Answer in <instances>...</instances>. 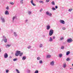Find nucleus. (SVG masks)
<instances>
[{"label":"nucleus","mask_w":73,"mask_h":73,"mask_svg":"<svg viewBox=\"0 0 73 73\" xmlns=\"http://www.w3.org/2000/svg\"><path fill=\"white\" fill-rule=\"evenodd\" d=\"M21 53V51H16L15 53V56H19L20 55V54Z\"/></svg>","instance_id":"f257e3e1"},{"label":"nucleus","mask_w":73,"mask_h":73,"mask_svg":"<svg viewBox=\"0 0 73 73\" xmlns=\"http://www.w3.org/2000/svg\"><path fill=\"white\" fill-rule=\"evenodd\" d=\"M54 31L52 29H50L49 32V35L52 36L53 34Z\"/></svg>","instance_id":"f03ea898"},{"label":"nucleus","mask_w":73,"mask_h":73,"mask_svg":"<svg viewBox=\"0 0 73 73\" xmlns=\"http://www.w3.org/2000/svg\"><path fill=\"white\" fill-rule=\"evenodd\" d=\"M46 15H48V16H49L50 17H52V14L51 13H49V11H48L46 12Z\"/></svg>","instance_id":"7ed1b4c3"},{"label":"nucleus","mask_w":73,"mask_h":73,"mask_svg":"<svg viewBox=\"0 0 73 73\" xmlns=\"http://www.w3.org/2000/svg\"><path fill=\"white\" fill-rule=\"evenodd\" d=\"M67 42L70 43V42H72L73 41V40L71 38H69L67 40Z\"/></svg>","instance_id":"20e7f679"},{"label":"nucleus","mask_w":73,"mask_h":73,"mask_svg":"<svg viewBox=\"0 0 73 73\" xmlns=\"http://www.w3.org/2000/svg\"><path fill=\"white\" fill-rule=\"evenodd\" d=\"M3 41L4 42H7V38H6V37L5 36H3Z\"/></svg>","instance_id":"39448f33"},{"label":"nucleus","mask_w":73,"mask_h":73,"mask_svg":"<svg viewBox=\"0 0 73 73\" xmlns=\"http://www.w3.org/2000/svg\"><path fill=\"white\" fill-rule=\"evenodd\" d=\"M8 54L7 53H5L4 54V57L5 58H8Z\"/></svg>","instance_id":"423d86ee"},{"label":"nucleus","mask_w":73,"mask_h":73,"mask_svg":"<svg viewBox=\"0 0 73 73\" xmlns=\"http://www.w3.org/2000/svg\"><path fill=\"white\" fill-rule=\"evenodd\" d=\"M60 23L61 24H65V21L63 20H60Z\"/></svg>","instance_id":"0eeeda50"},{"label":"nucleus","mask_w":73,"mask_h":73,"mask_svg":"<svg viewBox=\"0 0 73 73\" xmlns=\"http://www.w3.org/2000/svg\"><path fill=\"white\" fill-rule=\"evenodd\" d=\"M2 23H5V19L3 17H1V19Z\"/></svg>","instance_id":"6e6552de"},{"label":"nucleus","mask_w":73,"mask_h":73,"mask_svg":"<svg viewBox=\"0 0 73 73\" xmlns=\"http://www.w3.org/2000/svg\"><path fill=\"white\" fill-rule=\"evenodd\" d=\"M31 3L33 5V6H36V4H35L33 3V0H31Z\"/></svg>","instance_id":"1a4fd4ad"},{"label":"nucleus","mask_w":73,"mask_h":73,"mask_svg":"<svg viewBox=\"0 0 73 73\" xmlns=\"http://www.w3.org/2000/svg\"><path fill=\"white\" fill-rule=\"evenodd\" d=\"M63 67L64 68H66V63H64L63 64Z\"/></svg>","instance_id":"9d476101"},{"label":"nucleus","mask_w":73,"mask_h":73,"mask_svg":"<svg viewBox=\"0 0 73 73\" xmlns=\"http://www.w3.org/2000/svg\"><path fill=\"white\" fill-rule=\"evenodd\" d=\"M54 61H52V62H51L50 64L51 65H54Z\"/></svg>","instance_id":"9b49d317"},{"label":"nucleus","mask_w":73,"mask_h":73,"mask_svg":"<svg viewBox=\"0 0 73 73\" xmlns=\"http://www.w3.org/2000/svg\"><path fill=\"white\" fill-rule=\"evenodd\" d=\"M50 26H49V25H48L47 26L46 29L47 30H49V29H50Z\"/></svg>","instance_id":"f8f14e48"},{"label":"nucleus","mask_w":73,"mask_h":73,"mask_svg":"<svg viewBox=\"0 0 73 73\" xmlns=\"http://www.w3.org/2000/svg\"><path fill=\"white\" fill-rule=\"evenodd\" d=\"M5 15H9V12L8 10H7L5 11Z\"/></svg>","instance_id":"ddd939ff"},{"label":"nucleus","mask_w":73,"mask_h":73,"mask_svg":"<svg viewBox=\"0 0 73 73\" xmlns=\"http://www.w3.org/2000/svg\"><path fill=\"white\" fill-rule=\"evenodd\" d=\"M16 16L13 17V20H12L13 22V21H14V20H15V19H16Z\"/></svg>","instance_id":"4468645a"},{"label":"nucleus","mask_w":73,"mask_h":73,"mask_svg":"<svg viewBox=\"0 0 73 73\" xmlns=\"http://www.w3.org/2000/svg\"><path fill=\"white\" fill-rule=\"evenodd\" d=\"M70 53V51H67L66 52V55L67 56H68V55H69V54Z\"/></svg>","instance_id":"2eb2a0df"},{"label":"nucleus","mask_w":73,"mask_h":73,"mask_svg":"<svg viewBox=\"0 0 73 73\" xmlns=\"http://www.w3.org/2000/svg\"><path fill=\"white\" fill-rule=\"evenodd\" d=\"M50 57H51V56L50 55H47L46 56V58H50Z\"/></svg>","instance_id":"dca6fc26"},{"label":"nucleus","mask_w":73,"mask_h":73,"mask_svg":"<svg viewBox=\"0 0 73 73\" xmlns=\"http://www.w3.org/2000/svg\"><path fill=\"white\" fill-rule=\"evenodd\" d=\"M49 41H50V42H52V41H53V39L52 38V37H50V39H49Z\"/></svg>","instance_id":"f3484780"},{"label":"nucleus","mask_w":73,"mask_h":73,"mask_svg":"<svg viewBox=\"0 0 73 73\" xmlns=\"http://www.w3.org/2000/svg\"><path fill=\"white\" fill-rule=\"evenodd\" d=\"M26 59V57L25 56H24L22 58L23 60H25Z\"/></svg>","instance_id":"a211bd4d"},{"label":"nucleus","mask_w":73,"mask_h":73,"mask_svg":"<svg viewBox=\"0 0 73 73\" xmlns=\"http://www.w3.org/2000/svg\"><path fill=\"white\" fill-rule=\"evenodd\" d=\"M59 57L61 58V57H62V54H60L59 55Z\"/></svg>","instance_id":"6ab92c4d"},{"label":"nucleus","mask_w":73,"mask_h":73,"mask_svg":"<svg viewBox=\"0 0 73 73\" xmlns=\"http://www.w3.org/2000/svg\"><path fill=\"white\" fill-rule=\"evenodd\" d=\"M51 4L52 5H55V3H54V1H52L51 2Z\"/></svg>","instance_id":"aec40b11"},{"label":"nucleus","mask_w":73,"mask_h":73,"mask_svg":"<svg viewBox=\"0 0 73 73\" xmlns=\"http://www.w3.org/2000/svg\"><path fill=\"white\" fill-rule=\"evenodd\" d=\"M11 45L7 44L6 45V48H8V47H10Z\"/></svg>","instance_id":"412c9836"},{"label":"nucleus","mask_w":73,"mask_h":73,"mask_svg":"<svg viewBox=\"0 0 73 73\" xmlns=\"http://www.w3.org/2000/svg\"><path fill=\"white\" fill-rule=\"evenodd\" d=\"M16 71L17 72V73H20V71L17 69H16Z\"/></svg>","instance_id":"4be33fe9"},{"label":"nucleus","mask_w":73,"mask_h":73,"mask_svg":"<svg viewBox=\"0 0 73 73\" xmlns=\"http://www.w3.org/2000/svg\"><path fill=\"white\" fill-rule=\"evenodd\" d=\"M14 35L16 37L17 36V34H16V33L15 32H14Z\"/></svg>","instance_id":"5701e85b"},{"label":"nucleus","mask_w":73,"mask_h":73,"mask_svg":"<svg viewBox=\"0 0 73 73\" xmlns=\"http://www.w3.org/2000/svg\"><path fill=\"white\" fill-rule=\"evenodd\" d=\"M23 52L20 53L19 54V56H20V57H21V56H22V55H23Z\"/></svg>","instance_id":"b1692460"},{"label":"nucleus","mask_w":73,"mask_h":73,"mask_svg":"<svg viewBox=\"0 0 73 73\" xmlns=\"http://www.w3.org/2000/svg\"><path fill=\"white\" fill-rule=\"evenodd\" d=\"M39 46L40 48L42 47V44H40Z\"/></svg>","instance_id":"393cba45"},{"label":"nucleus","mask_w":73,"mask_h":73,"mask_svg":"<svg viewBox=\"0 0 73 73\" xmlns=\"http://www.w3.org/2000/svg\"><path fill=\"white\" fill-rule=\"evenodd\" d=\"M64 48H65L64 46H61V49H64Z\"/></svg>","instance_id":"a878e982"},{"label":"nucleus","mask_w":73,"mask_h":73,"mask_svg":"<svg viewBox=\"0 0 73 73\" xmlns=\"http://www.w3.org/2000/svg\"><path fill=\"white\" fill-rule=\"evenodd\" d=\"M64 38L63 37H62L60 38V40H64Z\"/></svg>","instance_id":"bb28decb"},{"label":"nucleus","mask_w":73,"mask_h":73,"mask_svg":"<svg viewBox=\"0 0 73 73\" xmlns=\"http://www.w3.org/2000/svg\"><path fill=\"white\" fill-rule=\"evenodd\" d=\"M52 9L53 11H55L56 10V9L54 7H52Z\"/></svg>","instance_id":"cd10ccee"},{"label":"nucleus","mask_w":73,"mask_h":73,"mask_svg":"<svg viewBox=\"0 0 73 73\" xmlns=\"http://www.w3.org/2000/svg\"><path fill=\"white\" fill-rule=\"evenodd\" d=\"M72 10H73V9H69L68 11L69 12H71V11H72Z\"/></svg>","instance_id":"c85d7f7f"},{"label":"nucleus","mask_w":73,"mask_h":73,"mask_svg":"<svg viewBox=\"0 0 73 73\" xmlns=\"http://www.w3.org/2000/svg\"><path fill=\"white\" fill-rule=\"evenodd\" d=\"M39 3H42V4L44 3V2H43V1H39Z\"/></svg>","instance_id":"c756f323"},{"label":"nucleus","mask_w":73,"mask_h":73,"mask_svg":"<svg viewBox=\"0 0 73 73\" xmlns=\"http://www.w3.org/2000/svg\"><path fill=\"white\" fill-rule=\"evenodd\" d=\"M10 4H11V5H13V4H14V3L12 2H10Z\"/></svg>","instance_id":"7c9ffc66"},{"label":"nucleus","mask_w":73,"mask_h":73,"mask_svg":"<svg viewBox=\"0 0 73 73\" xmlns=\"http://www.w3.org/2000/svg\"><path fill=\"white\" fill-rule=\"evenodd\" d=\"M37 59L38 60H40L41 59V58H40V57H38L37 58Z\"/></svg>","instance_id":"2f4dec72"},{"label":"nucleus","mask_w":73,"mask_h":73,"mask_svg":"<svg viewBox=\"0 0 73 73\" xmlns=\"http://www.w3.org/2000/svg\"><path fill=\"white\" fill-rule=\"evenodd\" d=\"M17 58H15L13 59V61H17Z\"/></svg>","instance_id":"473e14b6"},{"label":"nucleus","mask_w":73,"mask_h":73,"mask_svg":"<svg viewBox=\"0 0 73 73\" xmlns=\"http://www.w3.org/2000/svg\"><path fill=\"white\" fill-rule=\"evenodd\" d=\"M39 63L40 64H42V60L39 61Z\"/></svg>","instance_id":"72a5a7b5"},{"label":"nucleus","mask_w":73,"mask_h":73,"mask_svg":"<svg viewBox=\"0 0 73 73\" xmlns=\"http://www.w3.org/2000/svg\"><path fill=\"white\" fill-rule=\"evenodd\" d=\"M28 49H30V48H31V46H29L28 47Z\"/></svg>","instance_id":"f704fd0d"},{"label":"nucleus","mask_w":73,"mask_h":73,"mask_svg":"<svg viewBox=\"0 0 73 73\" xmlns=\"http://www.w3.org/2000/svg\"><path fill=\"white\" fill-rule=\"evenodd\" d=\"M66 60L67 61H68L70 60V59H69V58H68L66 59Z\"/></svg>","instance_id":"c9c22d12"},{"label":"nucleus","mask_w":73,"mask_h":73,"mask_svg":"<svg viewBox=\"0 0 73 73\" xmlns=\"http://www.w3.org/2000/svg\"><path fill=\"white\" fill-rule=\"evenodd\" d=\"M35 73H38V71L37 70H36L35 71Z\"/></svg>","instance_id":"e433bc0d"},{"label":"nucleus","mask_w":73,"mask_h":73,"mask_svg":"<svg viewBox=\"0 0 73 73\" xmlns=\"http://www.w3.org/2000/svg\"><path fill=\"white\" fill-rule=\"evenodd\" d=\"M20 3H21V4H23V1H20Z\"/></svg>","instance_id":"4c0bfd02"},{"label":"nucleus","mask_w":73,"mask_h":73,"mask_svg":"<svg viewBox=\"0 0 73 73\" xmlns=\"http://www.w3.org/2000/svg\"><path fill=\"white\" fill-rule=\"evenodd\" d=\"M27 73H29L31 72V71L30 70H28L27 71Z\"/></svg>","instance_id":"58836bf2"},{"label":"nucleus","mask_w":73,"mask_h":73,"mask_svg":"<svg viewBox=\"0 0 73 73\" xmlns=\"http://www.w3.org/2000/svg\"><path fill=\"white\" fill-rule=\"evenodd\" d=\"M9 72V70H6V73H8V72Z\"/></svg>","instance_id":"ea45409f"},{"label":"nucleus","mask_w":73,"mask_h":73,"mask_svg":"<svg viewBox=\"0 0 73 73\" xmlns=\"http://www.w3.org/2000/svg\"><path fill=\"white\" fill-rule=\"evenodd\" d=\"M62 29L63 30H65V29H66V28L64 27H63L62 28Z\"/></svg>","instance_id":"a19ab883"},{"label":"nucleus","mask_w":73,"mask_h":73,"mask_svg":"<svg viewBox=\"0 0 73 73\" xmlns=\"http://www.w3.org/2000/svg\"><path fill=\"white\" fill-rule=\"evenodd\" d=\"M49 1H50V0H46V2L47 3H48V2H49Z\"/></svg>","instance_id":"79ce46f5"},{"label":"nucleus","mask_w":73,"mask_h":73,"mask_svg":"<svg viewBox=\"0 0 73 73\" xmlns=\"http://www.w3.org/2000/svg\"><path fill=\"white\" fill-rule=\"evenodd\" d=\"M29 15H31V12L29 11Z\"/></svg>","instance_id":"37998d69"},{"label":"nucleus","mask_w":73,"mask_h":73,"mask_svg":"<svg viewBox=\"0 0 73 73\" xmlns=\"http://www.w3.org/2000/svg\"><path fill=\"white\" fill-rule=\"evenodd\" d=\"M55 8L56 9H57V8H58V6H55Z\"/></svg>","instance_id":"c03bdc74"},{"label":"nucleus","mask_w":73,"mask_h":73,"mask_svg":"<svg viewBox=\"0 0 73 73\" xmlns=\"http://www.w3.org/2000/svg\"><path fill=\"white\" fill-rule=\"evenodd\" d=\"M6 9H7V10L9 9V7H8V6L7 7H6Z\"/></svg>","instance_id":"a18cd8bd"},{"label":"nucleus","mask_w":73,"mask_h":73,"mask_svg":"<svg viewBox=\"0 0 73 73\" xmlns=\"http://www.w3.org/2000/svg\"><path fill=\"white\" fill-rule=\"evenodd\" d=\"M42 9H41L40 10V12H42Z\"/></svg>","instance_id":"49530a36"},{"label":"nucleus","mask_w":73,"mask_h":73,"mask_svg":"<svg viewBox=\"0 0 73 73\" xmlns=\"http://www.w3.org/2000/svg\"><path fill=\"white\" fill-rule=\"evenodd\" d=\"M53 39H54V38H55V37L54 36H53Z\"/></svg>","instance_id":"de8ad7c7"},{"label":"nucleus","mask_w":73,"mask_h":73,"mask_svg":"<svg viewBox=\"0 0 73 73\" xmlns=\"http://www.w3.org/2000/svg\"><path fill=\"white\" fill-rule=\"evenodd\" d=\"M9 58H12V56H10L9 57Z\"/></svg>","instance_id":"09e8293b"},{"label":"nucleus","mask_w":73,"mask_h":73,"mask_svg":"<svg viewBox=\"0 0 73 73\" xmlns=\"http://www.w3.org/2000/svg\"><path fill=\"white\" fill-rule=\"evenodd\" d=\"M25 21H26V22H27V21H28V20L26 19V20Z\"/></svg>","instance_id":"8fccbe9b"},{"label":"nucleus","mask_w":73,"mask_h":73,"mask_svg":"<svg viewBox=\"0 0 73 73\" xmlns=\"http://www.w3.org/2000/svg\"><path fill=\"white\" fill-rule=\"evenodd\" d=\"M13 52L11 53V54H13Z\"/></svg>","instance_id":"3c124183"},{"label":"nucleus","mask_w":73,"mask_h":73,"mask_svg":"<svg viewBox=\"0 0 73 73\" xmlns=\"http://www.w3.org/2000/svg\"><path fill=\"white\" fill-rule=\"evenodd\" d=\"M0 52H1V49H0Z\"/></svg>","instance_id":"603ef678"},{"label":"nucleus","mask_w":73,"mask_h":73,"mask_svg":"<svg viewBox=\"0 0 73 73\" xmlns=\"http://www.w3.org/2000/svg\"><path fill=\"white\" fill-rule=\"evenodd\" d=\"M21 1H23L24 0H21Z\"/></svg>","instance_id":"864d4df0"},{"label":"nucleus","mask_w":73,"mask_h":73,"mask_svg":"<svg viewBox=\"0 0 73 73\" xmlns=\"http://www.w3.org/2000/svg\"><path fill=\"white\" fill-rule=\"evenodd\" d=\"M72 66H73V64H72Z\"/></svg>","instance_id":"5fc2aeb1"},{"label":"nucleus","mask_w":73,"mask_h":73,"mask_svg":"<svg viewBox=\"0 0 73 73\" xmlns=\"http://www.w3.org/2000/svg\"><path fill=\"white\" fill-rule=\"evenodd\" d=\"M70 69H72L70 68Z\"/></svg>","instance_id":"6e6d98bb"},{"label":"nucleus","mask_w":73,"mask_h":73,"mask_svg":"<svg viewBox=\"0 0 73 73\" xmlns=\"http://www.w3.org/2000/svg\"><path fill=\"white\" fill-rule=\"evenodd\" d=\"M1 30V29L0 28V31Z\"/></svg>","instance_id":"4d7b16f0"},{"label":"nucleus","mask_w":73,"mask_h":73,"mask_svg":"<svg viewBox=\"0 0 73 73\" xmlns=\"http://www.w3.org/2000/svg\"><path fill=\"white\" fill-rule=\"evenodd\" d=\"M1 41H3V40H2Z\"/></svg>","instance_id":"13d9d810"}]
</instances>
